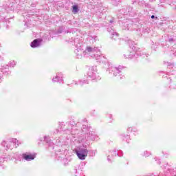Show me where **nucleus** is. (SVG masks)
Wrapping results in <instances>:
<instances>
[{
  "label": "nucleus",
  "instance_id": "1",
  "mask_svg": "<svg viewBox=\"0 0 176 176\" xmlns=\"http://www.w3.org/2000/svg\"><path fill=\"white\" fill-rule=\"evenodd\" d=\"M76 153L80 160H85L86 157H87V149L86 148H82L80 151H76Z\"/></svg>",
  "mask_w": 176,
  "mask_h": 176
},
{
  "label": "nucleus",
  "instance_id": "2",
  "mask_svg": "<svg viewBox=\"0 0 176 176\" xmlns=\"http://www.w3.org/2000/svg\"><path fill=\"white\" fill-rule=\"evenodd\" d=\"M41 42H42L41 39H35L31 43V47H38V46H40Z\"/></svg>",
  "mask_w": 176,
  "mask_h": 176
},
{
  "label": "nucleus",
  "instance_id": "3",
  "mask_svg": "<svg viewBox=\"0 0 176 176\" xmlns=\"http://www.w3.org/2000/svg\"><path fill=\"white\" fill-rule=\"evenodd\" d=\"M23 158L25 159V160H34L35 159V155H27V154H24L23 155Z\"/></svg>",
  "mask_w": 176,
  "mask_h": 176
},
{
  "label": "nucleus",
  "instance_id": "4",
  "mask_svg": "<svg viewBox=\"0 0 176 176\" xmlns=\"http://www.w3.org/2000/svg\"><path fill=\"white\" fill-rule=\"evenodd\" d=\"M72 9L73 13H74V14H76V12H78V6H73Z\"/></svg>",
  "mask_w": 176,
  "mask_h": 176
},
{
  "label": "nucleus",
  "instance_id": "5",
  "mask_svg": "<svg viewBox=\"0 0 176 176\" xmlns=\"http://www.w3.org/2000/svg\"><path fill=\"white\" fill-rule=\"evenodd\" d=\"M87 52H92L93 51V48L91 47H87Z\"/></svg>",
  "mask_w": 176,
  "mask_h": 176
},
{
  "label": "nucleus",
  "instance_id": "6",
  "mask_svg": "<svg viewBox=\"0 0 176 176\" xmlns=\"http://www.w3.org/2000/svg\"><path fill=\"white\" fill-rule=\"evenodd\" d=\"M154 18H155V15H152L151 19H154Z\"/></svg>",
  "mask_w": 176,
  "mask_h": 176
}]
</instances>
